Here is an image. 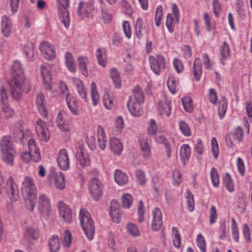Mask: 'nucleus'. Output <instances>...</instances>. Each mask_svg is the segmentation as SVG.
Here are the masks:
<instances>
[{"label":"nucleus","mask_w":252,"mask_h":252,"mask_svg":"<svg viewBox=\"0 0 252 252\" xmlns=\"http://www.w3.org/2000/svg\"><path fill=\"white\" fill-rule=\"evenodd\" d=\"M11 73L12 78L9 82L10 92L12 97L15 100H18L21 98L23 92L28 93L30 91V85L26 80L24 69L19 61L14 62Z\"/></svg>","instance_id":"f257e3e1"},{"label":"nucleus","mask_w":252,"mask_h":252,"mask_svg":"<svg viewBox=\"0 0 252 252\" xmlns=\"http://www.w3.org/2000/svg\"><path fill=\"white\" fill-rule=\"evenodd\" d=\"M21 192L26 208L33 211L36 203V189L32 178L29 176L24 178L22 183Z\"/></svg>","instance_id":"f03ea898"},{"label":"nucleus","mask_w":252,"mask_h":252,"mask_svg":"<svg viewBox=\"0 0 252 252\" xmlns=\"http://www.w3.org/2000/svg\"><path fill=\"white\" fill-rule=\"evenodd\" d=\"M0 147L3 160L7 164L13 165L16 152L10 136L6 135L2 137L0 141Z\"/></svg>","instance_id":"7ed1b4c3"},{"label":"nucleus","mask_w":252,"mask_h":252,"mask_svg":"<svg viewBox=\"0 0 252 252\" xmlns=\"http://www.w3.org/2000/svg\"><path fill=\"white\" fill-rule=\"evenodd\" d=\"M79 219L83 231L89 240H91L94 237L95 228L90 214L85 209L80 210Z\"/></svg>","instance_id":"20e7f679"},{"label":"nucleus","mask_w":252,"mask_h":252,"mask_svg":"<svg viewBox=\"0 0 252 252\" xmlns=\"http://www.w3.org/2000/svg\"><path fill=\"white\" fill-rule=\"evenodd\" d=\"M37 207L42 218L47 219L51 210V202L48 196L44 194H39L37 199Z\"/></svg>","instance_id":"39448f33"},{"label":"nucleus","mask_w":252,"mask_h":252,"mask_svg":"<svg viewBox=\"0 0 252 252\" xmlns=\"http://www.w3.org/2000/svg\"><path fill=\"white\" fill-rule=\"evenodd\" d=\"M59 3V15L61 22L67 28L69 26L70 18L68 7L69 0H57Z\"/></svg>","instance_id":"423d86ee"},{"label":"nucleus","mask_w":252,"mask_h":252,"mask_svg":"<svg viewBox=\"0 0 252 252\" xmlns=\"http://www.w3.org/2000/svg\"><path fill=\"white\" fill-rule=\"evenodd\" d=\"M89 188L94 200L96 201L99 200L103 193L102 185L101 182L97 178L92 179L89 182Z\"/></svg>","instance_id":"0eeeda50"},{"label":"nucleus","mask_w":252,"mask_h":252,"mask_svg":"<svg viewBox=\"0 0 252 252\" xmlns=\"http://www.w3.org/2000/svg\"><path fill=\"white\" fill-rule=\"evenodd\" d=\"M149 60L151 68L155 74L158 75L165 69V62L162 56L157 55L156 58L150 57Z\"/></svg>","instance_id":"6e6552de"},{"label":"nucleus","mask_w":252,"mask_h":252,"mask_svg":"<svg viewBox=\"0 0 252 252\" xmlns=\"http://www.w3.org/2000/svg\"><path fill=\"white\" fill-rule=\"evenodd\" d=\"M56 123L59 128L62 131L69 132L70 130V121L67 118L66 113L64 112H60L57 116Z\"/></svg>","instance_id":"1a4fd4ad"},{"label":"nucleus","mask_w":252,"mask_h":252,"mask_svg":"<svg viewBox=\"0 0 252 252\" xmlns=\"http://www.w3.org/2000/svg\"><path fill=\"white\" fill-rule=\"evenodd\" d=\"M36 131L39 138L45 142H47L50 138V134L46 124L41 119L36 122L35 127Z\"/></svg>","instance_id":"9d476101"},{"label":"nucleus","mask_w":252,"mask_h":252,"mask_svg":"<svg viewBox=\"0 0 252 252\" xmlns=\"http://www.w3.org/2000/svg\"><path fill=\"white\" fill-rule=\"evenodd\" d=\"M39 49L43 57L45 59L52 60L55 58L56 54L54 46L48 42H42L40 44Z\"/></svg>","instance_id":"9b49d317"},{"label":"nucleus","mask_w":252,"mask_h":252,"mask_svg":"<svg viewBox=\"0 0 252 252\" xmlns=\"http://www.w3.org/2000/svg\"><path fill=\"white\" fill-rule=\"evenodd\" d=\"M58 208L60 217L65 222L70 223L72 220V212L68 206L62 202H59Z\"/></svg>","instance_id":"f8f14e48"},{"label":"nucleus","mask_w":252,"mask_h":252,"mask_svg":"<svg viewBox=\"0 0 252 252\" xmlns=\"http://www.w3.org/2000/svg\"><path fill=\"white\" fill-rule=\"evenodd\" d=\"M110 215L114 222L116 223L120 222L122 213L120 211L119 204L116 200H112L111 202Z\"/></svg>","instance_id":"ddd939ff"},{"label":"nucleus","mask_w":252,"mask_h":252,"mask_svg":"<svg viewBox=\"0 0 252 252\" xmlns=\"http://www.w3.org/2000/svg\"><path fill=\"white\" fill-rule=\"evenodd\" d=\"M57 161L60 167L63 170H66L69 167V160L65 149L61 150L59 153Z\"/></svg>","instance_id":"4468645a"},{"label":"nucleus","mask_w":252,"mask_h":252,"mask_svg":"<svg viewBox=\"0 0 252 252\" xmlns=\"http://www.w3.org/2000/svg\"><path fill=\"white\" fill-rule=\"evenodd\" d=\"M153 219L152 221V228L153 230H158L162 224V215L158 208H155L152 211Z\"/></svg>","instance_id":"2eb2a0df"},{"label":"nucleus","mask_w":252,"mask_h":252,"mask_svg":"<svg viewBox=\"0 0 252 252\" xmlns=\"http://www.w3.org/2000/svg\"><path fill=\"white\" fill-rule=\"evenodd\" d=\"M49 177L51 180H54L55 186L57 189H63L64 188V177L62 173L58 174L54 171H51Z\"/></svg>","instance_id":"dca6fc26"},{"label":"nucleus","mask_w":252,"mask_h":252,"mask_svg":"<svg viewBox=\"0 0 252 252\" xmlns=\"http://www.w3.org/2000/svg\"><path fill=\"white\" fill-rule=\"evenodd\" d=\"M158 110L161 115L169 117L171 113V100L164 97L158 103Z\"/></svg>","instance_id":"f3484780"},{"label":"nucleus","mask_w":252,"mask_h":252,"mask_svg":"<svg viewBox=\"0 0 252 252\" xmlns=\"http://www.w3.org/2000/svg\"><path fill=\"white\" fill-rule=\"evenodd\" d=\"M28 146L31 159L35 162H38L41 159V156L39 150L36 147L34 140L30 139L28 141Z\"/></svg>","instance_id":"a211bd4d"},{"label":"nucleus","mask_w":252,"mask_h":252,"mask_svg":"<svg viewBox=\"0 0 252 252\" xmlns=\"http://www.w3.org/2000/svg\"><path fill=\"white\" fill-rule=\"evenodd\" d=\"M41 74L43 78L44 87L46 90L51 91L52 89L51 85V74L47 68L44 65L40 66Z\"/></svg>","instance_id":"6ab92c4d"},{"label":"nucleus","mask_w":252,"mask_h":252,"mask_svg":"<svg viewBox=\"0 0 252 252\" xmlns=\"http://www.w3.org/2000/svg\"><path fill=\"white\" fill-rule=\"evenodd\" d=\"M142 103L128 100L127 106L130 114L134 117H139L143 113V111L140 107Z\"/></svg>","instance_id":"aec40b11"},{"label":"nucleus","mask_w":252,"mask_h":252,"mask_svg":"<svg viewBox=\"0 0 252 252\" xmlns=\"http://www.w3.org/2000/svg\"><path fill=\"white\" fill-rule=\"evenodd\" d=\"M45 97L42 93H39L36 95V105L40 114L45 118L48 115L47 110L44 105Z\"/></svg>","instance_id":"412c9836"},{"label":"nucleus","mask_w":252,"mask_h":252,"mask_svg":"<svg viewBox=\"0 0 252 252\" xmlns=\"http://www.w3.org/2000/svg\"><path fill=\"white\" fill-rule=\"evenodd\" d=\"M109 146L114 154L119 155L122 151L123 146L122 143L116 138H110Z\"/></svg>","instance_id":"4be33fe9"},{"label":"nucleus","mask_w":252,"mask_h":252,"mask_svg":"<svg viewBox=\"0 0 252 252\" xmlns=\"http://www.w3.org/2000/svg\"><path fill=\"white\" fill-rule=\"evenodd\" d=\"M93 6L91 4L85 3L80 1L79 3L78 13L79 16L84 17H89V13L93 10Z\"/></svg>","instance_id":"5701e85b"},{"label":"nucleus","mask_w":252,"mask_h":252,"mask_svg":"<svg viewBox=\"0 0 252 252\" xmlns=\"http://www.w3.org/2000/svg\"><path fill=\"white\" fill-rule=\"evenodd\" d=\"M1 31L4 36L7 37L11 32V22L6 15L1 17Z\"/></svg>","instance_id":"b1692460"},{"label":"nucleus","mask_w":252,"mask_h":252,"mask_svg":"<svg viewBox=\"0 0 252 252\" xmlns=\"http://www.w3.org/2000/svg\"><path fill=\"white\" fill-rule=\"evenodd\" d=\"M95 55L98 64L105 67L107 65L106 50L104 48H98L96 51Z\"/></svg>","instance_id":"393cba45"},{"label":"nucleus","mask_w":252,"mask_h":252,"mask_svg":"<svg viewBox=\"0 0 252 252\" xmlns=\"http://www.w3.org/2000/svg\"><path fill=\"white\" fill-rule=\"evenodd\" d=\"M129 101L143 103L144 101L143 92L139 87H136L133 90V95L129 98Z\"/></svg>","instance_id":"a878e982"},{"label":"nucleus","mask_w":252,"mask_h":252,"mask_svg":"<svg viewBox=\"0 0 252 252\" xmlns=\"http://www.w3.org/2000/svg\"><path fill=\"white\" fill-rule=\"evenodd\" d=\"M115 182L120 186L126 185L128 181L127 176L121 170H116L114 174Z\"/></svg>","instance_id":"bb28decb"},{"label":"nucleus","mask_w":252,"mask_h":252,"mask_svg":"<svg viewBox=\"0 0 252 252\" xmlns=\"http://www.w3.org/2000/svg\"><path fill=\"white\" fill-rule=\"evenodd\" d=\"M97 140L99 147L104 150L105 149L107 145V139L103 128L101 126H98L97 128Z\"/></svg>","instance_id":"cd10ccee"},{"label":"nucleus","mask_w":252,"mask_h":252,"mask_svg":"<svg viewBox=\"0 0 252 252\" xmlns=\"http://www.w3.org/2000/svg\"><path fill=\"white\" fill-rule=\"evenodd\" d=\"M193 73L194 79L198 81L202 74V64L199 58H196L194 60Z\"/></svg>","instance_id":"c85d7f7f"},{"label":"nucleus","mask_w":252,"mask_h":252,"mask_svg":"<svg viewBox=\"0 0 252 252\" xmlns=\"http://www.w3.org/2000/svg\"><path fill=\"white\" fill-rule=\"evenodd\" d=\"M191 150L189 145L183 144L181 148L180 155L181 159L183 161L184 164H185L186 160H188L190 156Z\"/></svg>","instance_id":"c756f323"},{"label":"nucleus","mask_w":252,"mask_h":252,"mask_svg":"<svg viewBox=\"0 0 252 252\" xmlns=\"http://www.w3.org/2000/svg\"><path fill=\"white\" fill-rule=\"evenodd\" d=\"M65 58L67 67L71 72L74 73L76 71V63L72 54L69 52L66 53Z\"/></svg>","instance_id":"7c9ffc66"},{"label":"nucleus","mask_w":252,"mask_h":252,"mask_svg":"<svg viewBox=\"0 0 252 252\" xmlns=\"http://www.w3.org/2000/svg\"><path fill=\"white\" fill-rule=\"evenodd\" d=\"M78 66L82 73L85 76L88 75L87 64L88 63V59L86 57L80 56L78 58Z\"/></svg>","instance_id":"2f4dec72"},{"label":"nucleus","mask_w":252,"mask_h":252,"mask_svg":"<svg viewBox=\"0 0 252 252\" xmlns=\"http://www.w3.org/2000/svg\"><path fill=\"white\" fill-rule=\"evenodd\" d=\"M179 18H177L171 14H168L166 17V25L169 32L171 33L174 31V27L176 24L178 23Z\"/></svg>","instance_id":"473e14b6"},{"label":"nucleus","mask_w":252,"mask_h":252,"mask_svg":"<svg viewBox=\"0 0 252 252\" xmlns=\"http://www.w3.org/2000/svg\"><path fill=\"white\" fill-rule=\"evenodd\" d=\"M178 82L173 76H170L167 81V86L172 94H175L178 91Z\"/></svg>","instance_id":"72a5a7b5"},{"label":"nucleus","mask_w":252,"mask_h":252,"mask_svg":"<svg viewBox=\"0 0 252 252\" xmlns=\"http://www.w3.org/2000/svg\"><path fill=\"white\" fill-rule=\"evenodd\" d=\"M51 252H57L60 247V240L57 236H53L49 241Z\"/></svg>","instance_id":"f704fd0d"},{"label":"nucleus","mask_w":252,"mask_h":252,"mask_svg":"<svg viewBox=\"0 0 252 252\" xmlns=\"http://www.w3.org/2000/svg\"><path fill=\"white\" fill-rule=\"evenodd\" d=\"M140 148L144 158L148 159L151 155V148L148 143L144 140L140 142Z\"/></svg>","instance_id":"c9c22d12"},{"label":"nucleus","mask_w":252,"mask_h":252,"mask_svg":"<svg viewBox=\"0 0 252 252\" xmlns=\"http://www.w3.org/2000/svg\"><path fill=\"white\" fill-rule=\"evenodd\" d=\"M91 98L94 106H96L99 100V96L98 94L96 85L94 82H92L91 86Z\"/></svg>","instance_id":"e433bc0d"},{"label":"nucleus","mask_w":252,"mask_h":252,"mask_svg":"<svg viewBox=\"0 0 252 252\" xmlns=\"http://www.w3.org/2000/svg\"><path fill=\"white\" fill-rule=\"evenodd\" d=\"M221 55V63L224 64V63L222 62L223 60L227 59L230 56V50L229 46L227 43L224 41L223 45L220 51Z\"/></svg>","instance_id":"4c0bfd02"},{"label":"nucleus","mask_w":252,"mask_h":252,"mask_svg":"<svg viewBox=\"0 0 252 252\" xmlns=\"http://www.w3.org/2000/svg\"><path fill=\"white\" fill-rule=\"evenodd\" d=\"M156 140L158 143L163 144L164 145L166 150L167 157L168 158H170L171 157V149L170 144L167 139L163 136H160L157 137Z\"/></svg>","instance_id":"58836bf2"},{"label":"nucleus","mask_w":252,"mask_h":252,"mask_svg":"<svg viewBox=\"0 0 252 252\" xmlns=\"http://www.w3.org/2000/svg\"><path fill=\"white\" fill-rule=\"evenodd\" d=\"M223 184L225 186L229 192H233L234 190V187L232 178L230 175L226 173L223 178Z\"/></svg>","instance_id":"ea45409f"},{"label":"nucleus","mask_w":252,"mask_h":252,"mask_svg":"<svg viewBox=\"0 0 252 252\" xmlns=\"http://www.w3.org/2000/svg\"><path fill=\"white\" fill-rule=\"evenodd\" d=\"M110 73L116 88H120L121 86V81L119 72L116 69L112 68L110 70Z\"/></svg>","instance_id":"a19ab883"},{"label":"nucleus","mask_w":252,"mask_h":252,"mask_svg":"<svg viewBox=\"0 0 252 252\" xmlns=\"http://www.w3.org/2000/svg\"><path fill=\"white\" fill-rule=\"evenodd\" d=\"M144 29L142 19L138 18L135 24V31L136 36L138 39H141L143 37Z\"/></svg>","instance_id":"79ce46f5"},{"label":"nucleus","mask_w":252,"mask_h":252,"mask_svg":"<svg viewBox=\"0 0 252 252\" xmlns=\"http://www.w3.org/2000/svg\"><path fill=\"white\" fill-rule=\"evenodd\" d=\"M77 160L80 166L82 167L88 166L90 164L89 157L86 155H84L82 152L77 155Z\"/></svg>","instance_id":"37998d69"},{"label":"nucleus","mask_w":252,"mask_h":252,"mask_svg":"<svg viewBox=\"0 0 252 252\" xmlns=\"http://www.w3.org/2000/svg\"><path fill=\"white\" fill-rule=\"evenodd\" d=\"M182 103L186 111L191 112L193 109L191 99L189 96L184 97L182 99Z\"/></svg>","instance_id":"c03bdc74"},{"label":"nucleus","mask_w":252,"mask_h":252,"mask_svg":"<svg viewBox=\"0 0 252 252\" xmlns=\"http://www.w3.org/2000/svg\"><path fill=\"white\" fill-rule=\"evenodd\" d=\"M186 198L188 202V209L189 212H192L194 209V201L192 193L189 190H187Z\"/></svg>","instance_id":"a18cd8bd"},{"label":"nucleus","mask_w":252,"mask_h":252,"mask_svg":"<svg viewBox=\"0 0 252 252\" xmlns=\"http://www.w3.org/2000/svg\"><path fill=\"white\" fill-rule=\"evenodd\" d=\"M26 233L30 238L33 240L37 239L39 236V230L33 227H28L26 229Z\"/></svg>","instance_id":"49530a36"},{"label":"nucleus","mask_w":252,"mask_h":252,"mask_svg":"<svg viewBox=\"0 0 252 252\" xmlns=\"http://www.w3.org/2000/svg\"><path fill=\"white\" fill-rule=\"evenodd\" d=\"M172 233L174 235L173 243L175 247L176 248H180L181 242V238L178 229L175 227H172Z\"/></svg>","instance_id":"de8ad7c7"},{"label":"nucleus","mask_w":252,"mask_h":252,"mask_svg":"<svg viewBox=\"0 0 252 252\" xmlns=\"http://www.w3.org/2000/svg\"><path fill=\"white\" fill-rule=\"evenodd\" d=\"M122 199L124 208L127 209L131 206L133 202V198L130 194L126 193L124 194L122 196Z\"/></svg>","instance_id":"09e8293b"},{"label":"nucleus","mask_w":252,"mask_h":252,"mask_svg":"<svg viewBox=\"0 0 252 252\" xmlns=\"http://www.w3.org/2000/svg\"><path fill=\"white\" fill-rule=\"evenodd\" d=\"M210 176L211 181L214 186L215 187H218L220 183L219 174L217 169L215 167H213L211 169Z\"/></svg>","instance_id":"8fccbe9b"},{"label":"nucleus","mask_w":252,"mask_h":252,"mask_svg":"<svg viewBox=\"0 0 252 252\" xmlns=\"http://www.w3.org/2000/svg\"><path fill=\"white\" fill-rule=\"evenodd\" d=\"M227 101L223 99L219 102V106L218 108L219 115L220 119H222L224 116L227 109Z\"/></svg>","instance_id":"3c124183"},{"label":"nucleus","mask_w":252,"mask_h":252,"mask_svg":"<svg viewBox=\"0 0 252 252\" xmlns=\"http://www.w3.org/2000/svg\"><path fill=\"white\" fill-rule=\"evenodd\" d=\"M104 105L106 108L108 109H111L113 106V101L112 99L110 97V94L105 92L103 98Z\"/></svg>","instance_id":"603ef678"},{"label":"nucleus","mask_w":252,"mask_h":252,"mask_svg":"<svg viewBox=\"0 0 252 252\" xmlns=\"http://www.w3.org/2000/svg\"><path fill=\"white\" fill-rule=\"evenodd\" d=\"M239 201L238 207L241 209H245L247 206L246 195L244 192H241L238 194Z\"/></svg>","instance_id":"864d4df0"},{"label":"nucleus","mask_w":252,"mask_h":252,"mask_svg":"<svg viewBox=\"0 0 252 252\" xmlns=\"http://www.w3.org/2000/svg\"><path fill=\"white\" fill-rule=\"evenodd\" d=\"M218 214L216 208L215 206H212L210 210L209 223L210 224H213L217 220Z\"/></svg>","instance_id":"5fc2aeb1"},{"label":"nucleus","mask_w":252,"mask_h":252,"mask_svg":"<svg viewBox=\"0 0 252 252\" xmlns=\"http://www.w3.org/2000/svg\"><path fill=\"white\" fill-rule=\"evenodd\" d=\"M196 244L197 246L199 248L202 252H206L205 241L203 237L200 234H199L197 235L196 239Z\"/></svg>","instance_id":"6e6d98bb"},{"label":"nucleus","mask_w":252,"mask_h":252,"mask_svg":"<svg viewBox=\"0 0 252 252\" xmlns=\"http://www.w3.org/2000/svg\"><path fill=\"white\" fill-rule=\"evenodd\" d=\"M179 128L181 132L185 136H188L190 135V129L188 125L184 121H180L179 123Z\"/></svg>","instance_id":"4d7b16f0"},{"label":"nucleus","mask_w":252,"mask_h":252,"mask_svg":"<svg viewBox=\"0 0 252 252\" xmlns=\"http://www.w3.org/2000/svg\"><path fill=\"white\" fill-rule=\"evenodd\" d=\"M127 230L129 233L133 236L139 235V231L137 226L133 223H129L127 225Z\"/></svg>","instance_id":"13d9d810"},{"label":"nucleus","mask_w":252,"mask_h":252,"mask_svg":"<svg viewBox=\"0 0 252 252\" xmlns=\"http://www.w3.org/2000/svg\"><path fill=\"white\" fill-rule=\"evenodd\" d=\"M2 109L6 117H11L14 114V110L7 104V103H2Z\"/></svg>","instance_id":"bf43d9fd"},{"label":"nucleus","mask_w":252,"mask_h":252,"mask_svg":"<svg viewBox=\"0 0 252 252\" xmlns=\"http://www.w3.org/2000/svg\"><path fill=\"white\" fill-rule=\"evenodd\" d=\"M71 234L68 230H66L64 234L63 245L66 248L69 247L71 245Z\"/></svg>","instance_id":"052dcab7"},{"label":"nucleus","mask_w":252,"mask_h":252,"mask_svg":"<svg viewBox=\"0 0 252 252\" xmlns=\"http://www.w3.org/2000/svg\"><path fill=\"white\" fill-rule=\"evenodd\" d=\"M25 132L23 129H18L14 130V136L16 139L17 142L20 143L23 142V139L25 137Z\"/></svg>","instance_id":"680f3d73"},{"label":"nucleus","mask_w":252,"mask_h":252,"mask_svg":"<svg viewBox=\"0 0 252 252\" xmlns=\"http://www.w3.org/2000/svg\"><path fill=\"white\" fill-rule=\"evenodd\" d=\"M162 15V8L161 5L158 6L155 14V21L156 26L159 27L160 24V19Z\"/></svg>","instance_id":"e2e57ef3"},{"label":"nucleus","mask_w":252,"mask_h":252,"mask_svg":"<svg viewBox=\"0 0 252 252\" xmlns=\"http://www.w3.org/2000/svg\"><path fill=\"white\" fill-rule=\"evenodd\" d=\"M137 181L140 185H143L145 182V174L144 172L140 169L137 170L135 172Z\"/></svg>","instance_id":"0e129e2a"},{"label":"nucleus","mask_w":252,"mask_h":252,"mask_svg":"<svg viewBox=\"0 0 252 252\" xmlns=\"http://www.w3.org/2000/svg\"><path fill=\"white\" fill-rule=\"evenodd\" d=\"M212 151L215 158L216 159L218 157L219 147L217 141L215 137H213L211 140Z\"/></svg>","instance_id":"69168bd1"},{"label":"nucleus","mask_w":252,"mask_h":252,"mask_svg":"<svg viewBox=\"0 0 252 252\" xmlns=\"http://www.w3.org/2000/svg\"><path fill=\"white\" fill-rule=\"evenodd\" d=\"M173 63L174 68L178 73H180L183 71L184 69V66L182 61L180 60L177 58H175L174 59Z\"/></svg>","instance_id":"338daca9"},{"label":"nucleus","mask_w":252,"mask_h":252,"mask_svg":"<svg viewBox=\"0 0 252 252\" xmlns=\"http://www.w3.org/2000/svg\"><path fill=\"white\" fill-rule=\"evenodd\" d=\"M67 101V105L70 111L74 115H77V103L74 100Z\"/></svg>","instance_id":"774afa93"}]
</instances>
